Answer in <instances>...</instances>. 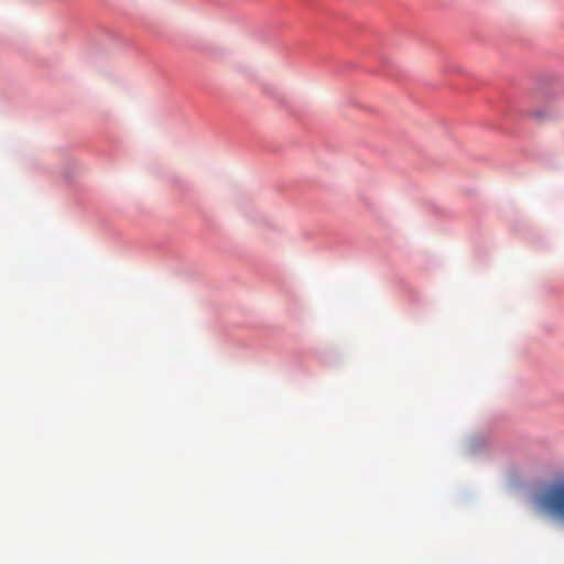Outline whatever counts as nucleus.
I'll return each instance as SVG.
<instances>
[{
    "mask_svg": "<svg viewBox=\"0 0 564 564\" xmlns=\"http://www.w3.org/2000/svg\"><path fill=\"white\" fill-rule=\"evenodd\" d=\"M538 503L544 511L564 519V484L544 490L539 496Z\"/></svg>",
    "mask_w": 564,
    "mask_h": 564,
    "instance_id": "nucleus-1",
    "label": "nucleus"
}]
</instances>
